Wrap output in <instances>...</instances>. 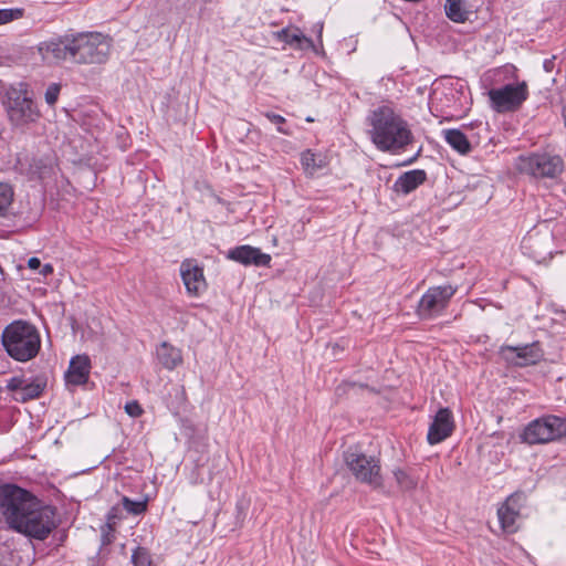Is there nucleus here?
Segmentation results:
<instances>
[{
  "label": "nucleus",
  "instance_id": "nucleus-1",
  "mask_svg": "<svg viewBox=\"0 0 566 566\" xmlns=\"http://www.w3.org/2000/svg\"><path fill=\"white\" fill-rule=\"evenodd\" d=\"M0 509L12 528L30 537L44 539L55 527L54 509L41 505L17 485L7 484L0 489Z\"/></svg>",
  "mask_w": 566,
  "mask_h": 566
},
{
  "label": "nucleus",
  "instance_id": "nucleus-2",
  "mask_svg": "<svg viewBox=\"0 0 566 566\" xmlns=\"http://www.w3.org/2000/svg\"><path fill=\"white\" fill-rule=\"evenodd\" d=\"M367 135L382 153L400 154L413 140L409 124L391 107L380 106L367 116Z\"/></svg>",
  "mask_w": 566,
  "mask_h": 566
},
{
  "label": "nucleus",
  "instance_id": "nucleus-3",
  "mask_svg": "<svg viewBox=\"0 0 566 566\" xmlns=\"http://www.w3.org/2000/svg\"><path fill=\"white\" fill-rule=\"evenodd\" d=\"M12 127L22 128L36 123L42 114L24 82L7 87L1 101Z\"/></svg>",
  "mask_w": 566,
  "mask_h": 566
},
{
  "label": "nucleus",
  "instance_id": "nucleus-4",
  "mask_svg": "<svg viewBox=\"0 0 566 566\" xmlns=\"http://www.w3.org/2000/svg\"><path fill=\"white\" fill-rule=\"evenodd\" d=\"M2 344L10 357L24 363L38 355L41 337L34 325L25 321H14L4 328Z\"/></svg>",
  "mask_w": 566,
  "mask_h": 566
},
{
  "label": "nucleus",
  "instance_id": "nucleus-5",
  "mask_svg": "<svg viewBox=\"0 0 566 566\" xmlns=\"http://www.w3.org/2000/svg\"><path fill=\"white\" fill-rule=\"evenodd\" d=\"M112 41L99 32L72 34V61L77 64H103L108 60Z\"/></svg>",
  "mask_w": 566,
  "mask_h": 566
},
{
  "label": "nucleus",
  "instance_id": "nucleus-6",
  "mask_svg": "<svg viewBox=\"0 0 566 566\" xmlns=\"http://www.w3.org/2000/svg\"><path fill=\"white\" fill-rule=\"evenodd\" d=\"M566 437V418L547 415L531 421L523 430L522 441L545 444Z\"/></svg>",
  "mask_w": 566,
  "mask_h": 566
},
{
  "label": "nucleus",
  "instance_id": "nucleus-7",
  "mask_svg": "<svg viewBox=\"0 0 566 566\" xmlns=\"http://www.w3.org/2000/svg\"><path fill=\"white\" fill-rule=\"evenodd\" d=\"M528 95V85L525 81L510 82L488 92L490 106L496 113H512L520 109Z\"/></svg>",
  "mask_w": 566,
  "mask_h": 566
},
{
  "label": "nucleus",
  "instance_id": "nucleus-8",
  "mask_svg": "<svg viewBox=\"0 0 566 566\" xmlns=\"http://www.w3.org/2000/svg\"><path fill=\"white\" fill-rule=\"evenodd\" d=\"M516 169L535 178H556L564 169V161L557 155L547 153L520 156L515 164Z\"/></svg>",
  "mask_w": 566,
  "mask_h": 566
},
{
  "label": "nucleus",
  "instance_id": "nucleus-9",
  "mask_svg": "<svg viewBox=\"0 0 566 566\" xmlns=\"http://www.w3.org/2000/svg\"><path fill=\"white\" fill-rule=\"evenodd\" d=\"M345 462L349 471L358 481L366 483L374 489L382 488L380 464L376 458L356 451H347L345 454Z\"/></svg>",
  "mask_w": 566,
  "mask_h": 566
},
{
  "label": "nucleus",
  "instance_id": "nucleus-10",
  "mask_svg": "<svg viewBox=\"0 0 566 566\" xmlns=\"http://www.w3.org/2000/svg\"><path fill=\"white\" fill-rule=\"evenodd\" d=\"M455 292L457 287L450 284L430 287L419 301L418 314L424 318L439 315L448 306Z\"/></svg>",
  "mask_w": 566,
  "mask_h": 566
},
{
  "label": "nucleus",
  "instance_id": "nucleus-11",
  "mask_svg": "<svg viewBox=\"0 0 566 566\" xmlns=\"http://www.w3.org/2000/svg\"><path fill=\"white\" fill-rule=\"evenodd\" d=\"M38 52L46 64H59L72 60V34H65L43 41L38 45Z\"/></svg>",
  "mask_w": 566,
  "mask_h": 566
},
{
  "label": "nucleus",
  "instance_id": "nucleus-12",
  "mask_svg": "<svg viewBox=\"0 0 566 566\" xmlns=\"http://www.w3.org/2000/svg\"><path fill=\"white\" fill-rule=\"evenodd\" d=\"M182 283L189 296L198 297L207 290V281L203 274V268L195 259H186L179 268Z\"/></svg>",
  "mask_w": 566,
  "mask_h": 566
},
{
  "label": "nucleus",
  "instance_id": "nucleus-13",
  "mask_svg": "<svg viewBox=\"0 0 566 566\" xmlns=\"http://www.w3.org/2000/svg\"><path fill=\"white\" fill-rule=\"evenodd\" d=\"M499 354L507 364L520 367L534 365L543 356L541 348L535 343L523 346H502Z\"/></svg>",
  "mask_w": 566,
  "mask_h": 566
},
{
  "label": "nucleus",
  "instance_id": "nucleus-14",
  "mask_svg": "<svg viewBox=\"0 0 566 566\" xmlns=\"http://www.w3.org/2000/svg\"><path fill=\"white\" fill-rule=\"evenodd\" d=\"M524 500V494L516 492L511 494L497 509V517L504 532L514 533L517 531V520Z\"/></svg>",
  "mask_w": 566,
  "mask_h": 566
},
{
  "label": "nucleus",
  "instance_id": "nucleus-15",
  "mask_svg": "<svg viewBox=\"0 0 566 566\" xmlns=\"http://www.w3.org/2000/svg\"><path fill=\"white\" fill-rule=\"evenodd\" d=\"M454 430L453 415L449 408H441L429 426L427 440L431 446L438 444L449 438Z\"/></svg>",
  "mask_w": 566,
  "mask_h": 566
},
{
  "label": "nucleus",
  "instance_id": "nucleus-16",
  "mask_svg": "<svg viewBox=\"0 0 566 566\" xmlns=\"http://www.w3.org/2000/svg\"><path fill=\"white\" fill-rule=\"evenodd\" d=\"M228 258L243 265L266 266L271 262L269 254L251 245H241L230 250Z\"/></svg>",
  "mask_w": 566,
  "mask_h": 566
},
{
  "label": "nucleus",
  "instance_id": "nucleus-17",
  "mask_svg": "<svg viewBox=\"0 0 566 566\" xmlns=\"http://www.w3.org/2000/svg\"><path fill=\"white\" fill-rule=\"evenodd\" d=\"M91 373V359L87 355H76L71 358L65 373V380L69 385L80 386L87 382Z\"/></svg>",
  "mask_w": 566,
  "mask_h": 566
},
{
  "label": "nucleus",
  "instance_id": "nucleus-18",
  "mask_svg": "<svg viewBox=\"0 0 566 566\" xmlns=\"http://www.w3.org/2000/svg\"><path fill=\"white\" fill-rule=\"evenodd\" d=\"M17 166L21 171H24L22 160L18 158ZM56 169L55 159L50 156L34 158L30 164L29 168L25 169L32 178H39L41 180L51 178L54 176Z\"/></svg>",
  "mask_w": 566,
  "mask_h": 566
},
{
  "label": "nucleus",
  "instance_id": "nucleus-19",
  "mask_svg": "<svg viewBox=\"0 0 566 566\" xmlns=\"http://www.w3.org/2000/svg\"><path fill=\"white\" fill-rule=\"evenodd\" d=\"M426 180V172L420 169L410 170L402 174L394 185V188L397 192L408 195L415 189H417L420 185H422Z\"/></svg>",
  "mask_w": 566,
  "mask_h": 566
},
{
  "label": "nucleus",
  "instance_id": "nucleus-20",
  "mask_svg": "<svg viewBox=\"0 0 566 566\" xmlns=\"http://www.w3.org/2000/svg\"><path fill=\"white\" fill-rule=\"evenodd\" d=\"M156 354L160 365L168 370H172L182 364L181 350L166 342L157 347Z\"/></svg>",
  "mask_w": 566,
  "mask_h": 566
},
{
  "label": "nucleus",
  "instance_id": "nucleus-21",
  "mask_svg": "<svg viewBox=\"0 0 566 566\" xmlns=\"http://www.w3.org/2000/svg\"><path fill=\"white\" fill-rule=\"evenodd\" d=\"M279 38L290 46L298 50L314 49V43L305 36L303 32L295 29H284L279 33Z\"/></svg>",
  "mask_w": 566,
  "mask_h": 566
},
{
  "label": "nucleus",
  "instance_id": "nucleus-22",
  "mask_svg": "<svg viewBox=\"0 0 566 566\" xmlns=\"http://www.w3.org/2000/svg\"><path fill=\"white\" fill-rule=\"evenodd\" d=\"M447 144L461 155H467L471 150L470 142L460 129H444L442 132Z\"/></svg>",
  "mask_w": 566,
  "mask_h": 566
},
{
  "label": "nucleus",
  "instance_id": "nucleus-23",
  "mask_svg": "<svg viewBox=\"0 0 566 566\" xmlns=\"http://www.w3.org/2000/svg\"><path fill=\"white\" fill-rule=\"evenodd\" d=\"M447 17L457 23L468 20L469 11L463 6V0H447L444 6Z\"/></svg>",
  "mask_w": 566,
  "mask_h": 566
},
{
  "label": "nucleus",
  "instance_id": "nucleus-24",
  "mask_svg": "<svg viewBox=\"0 0 566 566\" xmlns=\"http://www.w3.org/2000/svg\"><path fill=\"white\" fill-rule=\"evenodd\" d=\"M301 164L307 174H314L318 169L323 168L326 163L324 158L311 150H305L301 155Z\"/></svg>",
  "mask_w": 566,
  "mask_h": 566
},
{
  "label": "nucleus",
  "instance_id": "nucleus-25",
  "mask_svg": "<svg viewBox=\"0 0 566 566\" xmlns=\"http://www.w3.org/2000/svg\"><path fill=\"white\" fill-rule=\"evenodd\" d=\"M394 478L396 480L397 485L403 492H410L417 489L418 479L409 474L407 471L402 469L394 470Z\"/></svg>",
  "mask_w": 566,
  "mask_h": 566
},
{
  "label": "nucleus",
  "instance_id": "nucleus-26",
  "mask_svg": "<svg viewBox=\"0 0 566 566\" xmlns=\"http://www.w3.org/2000/svg\"><path fill=\"white\" fill-rule=\"evenodd\" d=\"M43 391V385L40 382H30L25 384L22 387V390L15 394V400L27 401L30 399L38 398Z\"/></svg>",
  "mask_w": 566,
  "mask_h": 566
},
{
  "label": "nucleus",
  "instance_id": "nucleus-27",
  "mask_svg": "<svg viewBox=\"0 0 566 566\" xmlns=\"http://www.w3.org/2000/svg\"><path fill=\"white\" fill-rule=\"evenodd\" d=\"M13 188L7 182H0V217L3 216L13 201Z\"/></svg>",
  "mask_w": 566,
  "mask_h": 566
},
{
  "label": "nucleus",
  "instance_id": "nucleus-28",
  "mask_svg": "<svg viewBox=\"0 0 566 566\" xmlns=\"http://www.w3.org/2000/svg\"><path fill=\"white\" fill-rule=\"evenodd\" d=\"M122 504L125 511L134 515H139L147 510V500L134 501L124 496L122 499Z\"/></svg>",
  "mask_w": 566,
  "mask_h": 566
},
{
  "label": "nucleus",
  "instance_id": "nucleus-29",
  "mask_svg": "<svg viewBox=\"0 0 566 566\" xmlns=\"http://www.w3.org/2000/svg\"><path fill=\"white\" fill-rule=\"evenodd\" d=\"M134 566H153L149 552L144 547H137L132 554Z\"/></svg>",
  "mask_w": 566,
  "mask_h": 566
},
{
  "label": "nucleus",
  "instance_id": "nucleus-30",
  "mask_svg": "<svg viewBox=\"0 0 566 566\" xmlns=\"http://www.w3.org/2000/svg\"><path fill=\"white\" fill-rule=\"evenodd\" d=\"M23 12L21 8L0 9V25L22 18Z\"/></svg>",
  "mask_w": 566,
  "mask_h": 566
},
{
  "label": "nucleus",
  "instance_id": "nucleus-31",
  "mask_svg": "<svg viewBox=\"0 0 566 566\" xmlns=\"http://www.w3.org/2000/svg\"><path fill=\"white\" fill-rule=\"evenodd\" d=\"M61 92V85L57 83H51L44 94V99L49 106H54L59 99Z\"/></svg>",
  "mask_w": 566,
  "mask_h": 566
},
{
  "label": "nucleus",
  "instance_id": "nucleus-32",
  "mask_svg": "<svg viewBox=\"0 0 566 566\" xmlns=\"http://www.w3.org/2000/svg\"><path fill=\"white\" fill-rule=\"evenodd\" d=\"M125 411L128 416L133 418H137L143 415L144 410L142 406L136 400L128 401L125 405Z\"/></svg>",
  "mask_w": 566,
  "mask_h": 566
},
{
  "label": "nucleus",
  "instance_id": "nucleus-33",
  "mask_svg": "<svg viewBox=\"0 0 566 566\" xmlns=\"http://www.w3.org/2000/svg\"><path fill=\"white\" fill-rule=\"evenodd\" d=\"M497 74L504 75V78L506 80H516L517 78V70L513 65H505L501 69H499Z\"/></svg>",
  "mask_w": 566,
  "mask_h": 566
},
{
  "label": "nucleus",
  "instance_id": "nucleus-34",
  "mask_svg": "<svg viewBox=\"0 0 566 566\" xmlns=\"http://www.w3.org/2000/svg\"><path fill=\"white\" fill-rule=\"evenodd\" d=\"M265 116L270 122L277 125V130L280 133L286 134V132L281 127V125L285 122L284 117H282L279 114H273V113H266Z\"/></svg>",
  "mask_w": 566,
  "mask_h": 566
},
{
  "label": "nucleus",
  "instance_id": "nucleus-35",
  "mask_svg": "<svg viewBox=\"0 0 566 566\" xmlns=\"http://www.w3.org/2000/svg\"><path fill=\"white\" fill-rule=\"evenodd\" d=\"M24 385V380L21 378H11L8 382V389L15 391L17 394L22 390V387Z\"/></svg>",
  "mask_w": 566,
  "mask_h": 566
},
{
  "label": "nucleus",
  "instance_id": "nucleus-36",
  "mask_svg": "<svg viewBox=\"0 0 566 566\" xmlns=\"http://www.w3.org/2000/svg\"><path fill=\"white\" fill-rule=\"evenodd\" d=\"M28 266H29V269H31V270H38V269H40V268H41V261H40V259H39V258H35V256L30 258V259L28 260Z\"/></svg>",
  "mask_w": 566,
  "mask_h": 566
},
{
  "label": "nucleus",
  "instance_id": "nucleus-37",
  "mask_svg": "<svg viewBox=\"0 0 566 566\" xmlns=\"http://www.w3.org/2000/svg\"><path fill=\"white\" fill-rule=\"evenodd\" d=\"M40 273L43 275V276H48L50 274L53 273V266L50 264V263H46L44 264L43 266H41L40 269Z\"/></svg>",
  "mask_w": 566,
  "mask_h": 566
},
{
  "label": "nucleus",
  "instance_id": "nucleus-38",
  "mask_svg": "<svg viewBox=\"0 0 566 566\" xmlns=\"http://www.w3.org/2000/svg\"><path fill=\"white\" fill-rule=\"evenodd\" d=\"M543 66H544V70H545L546 72H552L553 66H554V62H553V60H545V61H544V65H543Z\"/></svg>",
  "mask_w": 566,
  "mask_h": 566
},
{
  "label": "nucleus",
  "instance_id": "nucleus-39",
  "mask_svg": "<svg viewBox=\"0 0 566 566\" xmlns=\"http://www.w3.org/2000/svg\"><path fill=\"white\" fill-rule=\"evenodd\" d=\"M323 25L319 27V35L322 34Z\"/></svg>",
  "mask_w": 566,
  "mask_h": 566
}]
</instances>
